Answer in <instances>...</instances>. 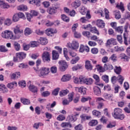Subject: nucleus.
<instances>
[{
	"label": "nucleus",
	"instance_id": "1",
	"mask_svg": "<svg viewBox=\"0 0 130 130\" xmlns=\"http://www.w3.org/2000/svg\"><path fill=\"white\" fill-rule=\"evenodd\" d=\"M113 116L116 119H120V120H123L125 117L124 114H122V110L118 108L114 109Z\"/></svg>",
	"mask_w": 130,
	"mask_h": 130
},
{
	"label": "nucleus",
	"instance_id": "2",
	"mask_svg": "<svg viewBox=\"0 0 130 130\" xmlns=\"http://www.w3.org/2000/svg\"><path fill=\"white\" fill-rule=\"evenodd\" d=\"M2 36L3 38H5L6 39H11L12 40L17 39L13 32L10 30H5L4 32H2Z\"/></svg>",
	"mask_w": 130,
	"mask_h": 130
},
{
	"label": "nucleus",
	"instance_id": "3",
	"mask_svg": "<svg viewBox=\"0 0 130 130\" xmlns=\"http://www.w3.org/2000/svg\"><path fill=\"white\" fill-rule=\"evenodd\" d=\"M23 29L21 28V26L20 25H17L14 28V32L17 39H19V38L22 36L23 35Z\"/></svg>",
	"mask_w": 130,
	"mask_h": 130
},
{
	"label": "nucleus",
	"instance_id": "4",
	"mask_svg": "<svg viewBox=\"0 0 130 130\" xmlns=\"http://www.w3.org/2000/svg\"><path fill=\"white\" fill-rule=\"evenodd\" d=\"M27 55V54L24 53L23 52H20L18 53H17L16 54V57H14L13 60L15 62L17 61H19V60H23L24 58H26V56Z\"/></svg>",
	"mask_w": 130,
	"mask_h": 130
},
{
	"label": "nucleus",
	"instance_id": "5",
	"mask_svg": "<svg viewBox=\"0 0 130 130\" xmlns=\"http://www.w3.org/2000/svg\"><path fill=\"white\" fill-rule=\"evenodd\" d=\"M116 80H118L120 85H122L124 78H123V77L121 75H119L117 77H116V76H113L111 78V82L112 84H115V83H116Z\"/></svg>",
	"mask_w": 130,
	"mask_h": 130
},
{
	"label": "nucleus",
	"instance_id": "6",
	"mask_svg": "<svg viewBox=\"0 0 130 130\" xmlns=\"http://www.w3.org/2000/svg\"><path fill=\"white\" fill-rule=\"evenodd\" d=\"M48 74H49V69L43 68L40 69L38 76L39 77L42 78V77H45V76H47Z\"/></svg>",
	"mask_w": 130,
	"mask_h": 130
},
{
	"label": "nucleus",
	"instance_id": "7",
	"mask_svg": "<svg viewBox=\"0 0 130 130\" xmlns=\"http://www.w3.org/2000/svg\"><path fill=\"white\" fill-rule=\"evenodd\" d=\"M58 63L59 64V69L61 72H64L68 69V64L64 60L59 61Z\"/></svg>",
	"mask_w": 130,
	"mask_h": 130
},
{
	"label": "nucleus",
	"instance_id": "8",
	"mask_svg": "<svg viewBox=\"0 0 130 130\" xmlns=\"http://www.w3.org/2000/svg\"><path fill=\"white\" fill-rule=\"evenodd\" d=\"M126 51L128 56L126 55L124 53H122L120 55V57L121 58V59H124V60L127 61L128 58H130V47L127 48Z\"/></svg>",
	"mask_w": 130,
	"mask_h": 130
},
{
	"label": "nucleus",
	"instance_id": "9",
	"mask_svg": "<svg viewBox=\"0 0 130 130\" xmlns=\"http://www.w3.org/2000/svg\"><path fill=\"white\" fill-rule=\"evenodd\" d=\"M68 47L72 49H78L79 48V42L73 41L71 44H68Z\"/></svg>",
	"mask_w": 130,
	"mask_h": 130
},
{
	"label": "nucleus",
	"instance_id": "10",
	"mask_svg": "<svg viewBox=\"0 0 130 130\" xmlns=\"http://www.w3.org/2000/svg\"><path fill=\"white\" fill-rule=\"evenodd\" d=\"M28 86L29 91H30V92H32V93H37V92H38V88H37V87L33 84H31L30 81L28 83Z\"/></svg>",
	"mask_w": 130,
	"mask_h": 130
},
{
	"label": "nucleus",
	"instance_id": "11",
	"mask_svg": "<svg viewBox=\"0 0 130 130\" xmlns=\"http://www.w3.org/2000/svg\"><path fill=\"white\" fill-rule=\"evenodd\" d=\"M58 9V6H53L50 7L48 10L47 12L50 15H54L56 13V10Z\"/></svg>",
	"mask_w": 130,
	"mask_h": 130
},
{
	"label": "nucleus",
	"instance_id": "12",
	"mask_svg": "<svg viewBox=\"0 0 130 130\" xmlns=\"http://www.w3.org/2000/svg\"><path fill=\"white\" fill-rule=\"evenodd\" d=\"M92 78H93L94 79H95V84L97 86H99L101 87H103L104 85L102 83H99L100 82V78L99 76L96 74H93L92 76Z\"/></svg>",
	"mask_w": 130,
	"mask_h": 130
},
{
	"label": "nucleus",
	"instance_id": "13",
	"mask_svg": "<svg viewBox=\"0 0 130 130\" xmlns=\"http://www.w3.org/2000/svg\"><path fill=\"white\" fill-rule=\"evenodd\" d=\"M43 60L44 61H50V54L48 52L45 51L42 55Z\"/></svg>",
	"mask_w": 130,
	"mask_h": 130
},
{
	"label": "nucleus",
	"instance_id": "14",
	"mask_svg": "<svg viewBox=\"0 0 130 130\" xmlns=\"http://www.w3.org/2000/svg\"><path fill=\"white\" fill-rule=\"evenodd\" d=\"M93 82H94V80L91 78H86L85 77H83V84H85L86 85H92L93 84Z\"/></svg>",
	"mask_w": 130,
	"mask_h": 130
},
{
	"label": "nucleus",
	"instance_id": "15",
	"mask_svg": "<svg viewBox=\"0 0 130 130\" xmlns=\"http://www.w3.org/2000/svg\"><path fill=\"white\" fill-rule=\"evenodd\" d=\"M101 87L99 86H94L93 87V93L96 96H100L101 95Z\"/></svg>",
	"mask_w": 130,
	"mask_h": 130
},
{
	"label": "nucleus",
	"instance_id": "16",
	"mask_svg": "<svg viewBox=\"0 0 130 130\" xmlns=\"http://www.w3.org/2000/svg\"><path fill=\"white\" fill-rule=\"evenodd\" d=\"M21 77L20 72H16L10 75V78L12 80H16L19 79Z\"/></svg>",
	"mask_w": 130,
	"mask_h": 130
},
{
	"label": "nucleus",
	"instance_id": "17",
	"mask_svg": "<svg viewBox=\"0 0 130 130\" xmlns=\"http://www.w3.org/2000/svg\"><path fill=\"white\" fill-rule=\"evenodd\" d=\"M84 51H86V52H89L90 51V48L88 46H84L83 45H81L79 48L80 52H84Z\"/></svg>",
	"mask_w": 130,
	"mask_h": 130
},
{
	"label": "nucleus",
	"instance_id": "18",
	"mask_svg": "<svg viewBox=\"0 0 130 130\" xmlns=\"http://www.w3.org/2000/svg\"><path fill=\"white\" fill-rule=\"evenodd\" d=\"M77 116H79V114H76L73 115H69L68 116L67 119L70 122L72 121H76V120L77 119Z\"/></svg>",
	"mask_w": 130,
	"mask_h": 130
},
{
	"label": "nucleus",
	"instance_id": "19",
	"mask_svg": "<svg viewBox=\"0 0 130 130\" xmlns=\"http://www.w3.org/2000/svg\"><path fill=\"white\" fill-rule=\"evenodd\" d=\"M75 90L76 91H78V92L81 93L82 95H85L86 94V91L87 90V89L83 86H82L80 87H76Z\"/></svg>",
	"mask_w": 130,
	"mask_h": 130
},
{
	"label": "nucleus",
	"instance_id": "20",
	"mask_svg": "<svg viewBox=\"0 0 130 130\" xmlns=\"http://www.w3.org/2000/svg\"><path fill=\"white\" fill-rule=\"evenodd\" d=\"M80 118L81 119V122H84L86 120H89L91 118V116H88L86 114H83L80 115Z\"/></svg>",
	"mask_w": 130,
	"mask_h": 130
},
{
	"label": "nucleus",
	"instance_id": "21",
	"mask_svg": "<svg viewBox=\"0 0 130 130\" xmlns=\"http://www.w3.org/2000/svg\"><path fill=\"white\" fill-rule=\"evenodd\" d=\"M14 86H15V87H17L18 86V84L17 83V82L13 81V82L8 83L7 85V88H9L11 90H12V89L14 88Z\"/></svg>",
	"mask_w": 130,
	"mask_h": 130
},
{
	"label": "nucleus",
	"instance_id": "22",
	"mask_svg": "<svg viewBox=\"0 0 130 130\" xmlns=\"http://www.w3.org/2000/svg\"><path fill=\"white\" fill-rule=\"evenodd\" d=\"M96 25L99 28H103L105 27V23L102 20H98L96 21Z\"/></svg>",
	"mask_w": 130,
	"mask_h": 130
},
{
	"label": "nucleus",
	"instance_id": "23",
	"mask_svg": "<svg viewBox=\"0 0 130 130\" xmlns=\"http://www.w3.org/2000/svg\"><path fill=\"white\" fill-rule=\"evenodd\" d=\"M71 79H72V76L70 74H67L62 76L61 81L62 82H68V81H70Z\"/></svg>",
	"mask_w": 130,
	"mask_h": 130
},
{
	"label": "nucleus",
	"instance_id": "24",
	"mask_svg": "<svg viewBox=\"0 0 130 130\" xmlns=\"http://www.w3.org/2000/svg\"><path fill=\"white\" fill-rule=\"evenodd\" d=\"M85 68L87 71H92V69H93V66H92V64H91V61L89 60H87L85 62Z\"/></svg>",
	"mask_w": 130,
	"mask_h": 130
},
{
	"label": "nucleus",
	"instance_id": "25",
	"mask_svg": "<svg viewBox=\"0 0 130 130\" xmlns=\"http://www.w3.org/2000/svg\"><path fill=\"white\" fill-rule=\"evenodd\" d=\"M71 5L75 9H77V8H79V7L81 6V1L79 0H76L74 2L72 3Z\"/></svg>",
	"mask_w": 130,
	"mask_h": 130
},
{
	"label": "nucleus",
	"instance_id": "26",
	"mask_svg": "<svg viewBox=\"0 0 130 130\" xmlns=\"http://www.w3.org/2000/svg\"><path fill=\"white\" fill-rule=\"evenodd\" d=\"M58 57H59V55L57 51L53 50L52 51V59L56 60V59H58Z\"/></svg>",
	"mask_w": 130,
	"mask_h": 130
},
{
	"label": "nucleus",
	"instance_id": "27",
	"mask_svg": "<svg viewBox=\"0 0 130 130\" xmlns=\"http://www.w3.org/2000/svg\"><path fill=\"white\" fill-rule=\"evenodd\" d=\"M74 82L75 84H83V77H80L79 78H75Z\"/></svg>",
	"mask_w": 130,
	"mask_h": 130
},
{
	"label": "nucleus",
	"instance_id": "28",
	"mask_svg": "<svg viewBox=\"0 0 130 130\" xmlns=\"http://www.w3.org/2000/svg\"><path fill=\"white\" fill-rule=\"evenodd\" d=\"M20 101L21 103L23 104L24 105H29L30 104V100L24 98H21L20 99Z\"/></svg>",
	"mask_w": 130,
	"mask_h": 130
},
{
	"label": "nucleus",
	"instance_id": "29",
	"mask_svg": "<svg viewBox=\"0 0 130 130\" xmlns=\"http://www.w3.org/2000/svg\"><path fill=\"white\" fill-rule=\"evenodd\" d=\"M39 42L42 45H45L47 43H48L47 39L46 38H40L39 39Z\"/></svg>",
	"mask_w": 130,
	"mask_h": 130
},
{
	"label": "nucleus",
	"instance_id": "30",
	"mask_svg": "<svg viewBox=\"0 0 130 130\" xmlns=\"http://www.w3.org/2000/svg\"><path fill=\"white\" fill-rule=\"evenodd\" d=\"M114 71L116 75H120L122 71L121 67L115 66Z\"/></svg>",
	"mask_w": 130,
	"mask_h": 130
},
{
	"label": "nucleus",
	"instance_id": "31",
	"mask_svg": "<svg viewBox=\"0 0 130 130\" xmlns=\"http://www.w3.org/2000/svg\"><path fill=\"white\" fill-rule=\"evenodd\" d=\"M13 46L14 47V48L16 51H19V50L21 49V46H20V44H19V43L17 42H14Z\"/></svg>",
	"mask_w": 130,
	"mask_h": 130
},
{
	"label": "nucleus",
	"instance_id": "32",
	"mask_svg": "<svg viewBox=\"0 0 130 130\" xmlns=\"http://www.w3.org/2000/svg\"><path fill=\"white\" fill-rule=\"evenodd\" d=\"M103 96L105 99H106L107 100H112V98H113V95L106 93L104 94Z\"/></svg>",
	"mask_w": 130,
	"mask_h": 130
},
{
	"label": "nucleus",
	"instance_id": "33",
	"mask_svg": "<svg viewBox=\"0 0 130 130\" xmlns=\"http://www.w3.org/2000/svg\"><path fill=\"white\" fill-rule=\"evenodd\" d=\"M104 68L106 71H107L108 70H109V71H111L112 70H113V66L110 64H105L104 66Z\"/></svg>",
	"mask_w": 130,
	"mask_h": 130
},
{
	"label": "nucleus",
	"instance_id": "34",
	"mask_svg": "<svg viewBox=\"0 0 130 130\" xmlns=\"http://www.w3.org/2000/svg\"><path fill=\"white\" fill-rule=\"evenodd\" d=\"M69 92L70 91L68 89L62 90L59 92V96H60V97H63V96L67 95Z\"/></svg>",
	"mask_w": 130,
	"mask_h": 130
},
{
	"label": "nucleus",
	"instance_id": "35",
	"mask_svg": "<svg viewBox=\"0 0 130 130\" xmlns=\"http://www.w3.org/2000/svg\"><path fill=\"white\" fill-rule=\"evenodd\" d=\"M29 4H31L32 5L35 4L36 6L39 7V6H40V0H30L29 1Z\"/></svg>",
	"mask_w": 130,
	"mask_h": 130
},
{
	"label": "nucleus",
	"instance_id": "36",
	"mask_svg": "<svg viewBox=\"0 0 130 130\" xmlns=\"http://www.w3.org/2000/svg\"><path fill=\"white\" fill-rule=\"evenodd\" d=\"M63 55L67 60H70L71 59L68 56V49L67 48H63Z\"/></svg>",
	"mask_w": 130,
	"mask_h": 130
},
{
	"label": "nucleus",
	"instance_id": "37",
	"mask_svg": "<svg viewBox=\"0 0 130 130\" xmlns=\"http://www.w3.org/2000/svg\"><path fill=\"white\" fill-rule=\"evenodd\" d=\"M109 59L110 60H112V61H113L114 62H115V61H117V56H116V54H113L109 57Z\"/></svg>",
	"mask_w": 130,
	"mask_h": 130
},
{
	"label": "nucleus",
	"instance_id": "38",
	"mask_svg": "<svg viewBox=\"0 0 130 130\" xmlns=\"http://www.w3.org/2000/svg\"><path fill=\"white\" fill-rule=\"evenodd\" d=\"M75 95V93L74 92H72L71 93H70L68 94V101H69V102H72L73 100H74V96Z\"/></svg>",
	"mask_w": 130,
	"mask_h": 130
},
{
	"label": "nucleus",
	"instance_id": "39",
	"mask_svg": "<svg viewBox=\"0 0 130 130\" xmlns=\"http://www.w3.org/2000/svg\"><path fill=\"white\" fill-rule=\"evenodd\" d=\"M88 124L90 126H94L98 124V121L97 120H92L88 123Z\"/></svg>",
	"mask_w": 130,
	"mask_h": 130
},
{
	"label": "nucleus",
	"instance_id": "40",
	"mask_svg": "<svg viewBox=\"0 0 130 130\" xmlns=\"http://www.w3.org/2000/svg\"><path fill=\"white\" fill-rule=\"evenodd\" d=\"M115 51L118 52V51H124V49L123 47H119L118 46L114 47Z\"/></svg>",
	"mask_w": 130,
	"mask_h": 130
},
{
	"label": "nucleus",
	"instance_id": "41",
	"mask_svg": "<svg viewBox=\"0 0 130 130\" xmlns=\"http://www.w3.org/2000/svg\"><path fill=\"white\" fill-rule=\"evenodd\" d=\"M60 88L57 87L54 89L52 92V95L54 96H57L58 95V92H59Z\"/></svg>",
	"mask_w": 130,
	"mask_h": 130
},
{
	"label": "nucleus",
	"instance_id": "42",
	"mask_svg": "<svg viewBox=\"0 0 130 130\" xmlns=\"http://www.w3.org/2000/svg\"><path fill=\"white\" fill-rule=\"evenodd\" d=\"M17 10L19 11H27V7L25 5H20L17 8Z\"/></svg>",
	"mask_w": 130,
	"mask_h": 130
},
{
	"label": "nucleus",
	"instance_id": "43",
	"mask_svg": "<svg viewBox=\"0 0 130 130\" xmlns=\"http://www.w3.org/2000/svg\"><path fill=\"white\" fill-rule=\"evenodd\" d=\"M18 85L21 88H25L26 87V82L24 80L20 81L18 82Z\"/></svg>",
	"mask_w": 130,
	"mask_h": 130
},
{
	"label": "nucleus",
	"instance_id": "44",
	"mask_svg": "<svg viewBox=\"0 0 130 130\" xmlns=\"http://www.w3.org/2000/svg\"><path fill=\"white\" fill-rule=\"evenodd\" d=\"M116 8L119 9V10H121L122 12L124 11V7H123V3L122 2H120V5H117Z\"/></svg>",
	"mask_w": 130,
	"mask_h": 130
},
{
	"label": "nucleus",
	"instance_id": "45",
	"mask_svg": "<svg viewBox=\"0 0 130 130\" xmlns=\"http://www.w3.org/2000/svg\"><path fill=\"white\" fill-rule=\"evenodd\" d=\"M79 60H80V57L77 56L71 60V63H72V64H75V63H77Z\"/></svg>",
	"mask_w": 130,
	"mask_h": 130
},
{
	"label": "nucleus",
	"instance_id": "46",
	"mask_svg": "<svg viewBox=\"0 0 130 130\" xmlns=\"http://www.w3.org/2000/svg\"><path fill=\"white\" fill-rule=\"evenodd\" d=\"M20 20V18H19V16L17 14H15L12 18V21L13 22H18Z\"/></svg>",
	"mask_w": 130,
	"mask_h": 130
},
{
	"label": "nucleus",
	"instance_id": "47",
	"mask_svg": "<svg viewBox=\"0 0 130 130\" xmlns=\"http://www.w3.org/2000/svg\"><path fill=\"white\" fill-rule=\"evenodd\" d=\"M102 79L105 83H108L109 82V77L108 75H103L102 77Z\"/></svg>",
	"mask_w": 130,
	"mask_h": 130
},
{
	"label": "nucleus",
	"instance_id": "48",
	"mask_svg": "<svg viewBox=\"0 0 130 130\" xmlns=\"http://www.w3.org/2000/svg\"><path fill=\"white\" fill-rule=\"evenodd\" d=\"M61 18L63 21H64V22H70V18L67 16V15L64 14H62L61 16Z\"/></svg>",
	"mask_w": 130,
	"mask_h": 130
},
{
	"label": "nucleus",
	"instance_id": "49",
	"mask_svg": "<svg viewBox=\"0 0 130 130\" xmlns=\"http://www.w3.org/2000/svg\"><path fill=\"white\" fill-rule=\"evenodd\" d=\"M12 24V20L7 18L4 22V25L6 26H10Z\"/></svg>",
	"mask_w": 130,
	"mask_h": 130
},
{
	"label": "nucleus",
	"instance_id": "50",
	"mask_svg": "<svg viewBox=\"0 0 130 130\" xmlns=\"http://www.w3.org/2000/svg\"><path fill=\"white\" fill-rule=\"evenodd\" d=\"M32 33V30H31V29L26 27L24 30V34L25 35L27 36V35H30V34H31Z\"/></svg>",
	"mask_w": 130,
	"mask_h": 130
},
{
	"label": "nucleus",
	"instance_id": "51",
	"mask_svg": "<svg viewBox=\"0 0 130 130\" xmlns=\"http://www.w3.org/2000/svg\"><path fill=\"white\" fill-rule=\"evenodd\" d=\"M8 50L6 48L5 46H0V52H8Z\"/></svg>",
	"mask_w": 130,
	"mask_h": 130
},
{
	"label": "nucleus",
	"instance_id": "52",
	"mask_svg": "<svg viewBox=\"0 0 130 130\" xmlns=\"http://www.w3.org/2000/svg\"><path fill=\"white\" fill-rule=\"evenodd\" d=\"M39 45V42L34 41L30 42V47H37Z\"/></svg>",
	"mask_w": 130,
	"mask_h": 130
},
{
	"label": "nucleus",
	"instance_id": "53",
	"mask_svg": "<svg viewBox=\"0 0 130 130\" xmlns=\"http://www.w3.org/2000/svg\"><path fill=\"white\" fill-rule=\"evenodd\" d=\"M1 7H2L3 9H9V8H10V6L8 5V4L4 3L3 2H1Z\"/></svg>",
	"mask_w": 130,
	"mask_h": 130
},
{
	"label": "nucleus",
	"instance_id": "54",
	"mask_svg": "<svg viewBox=\"0 0 130 130\" xmlns=\"http://www.w3.org/2000/svg\"><path fill=\"white\" fill-rule=\"evenodd\" d=\"M115 17L117 20H119V19H120V18L121 17V16L120 15V12L115 11Z\"/></svg>",
	"mask_w": 130,
	"mask_h": 130
},
{
	"label": "nucleus",
	"instance_id": "55",
	"mask_svg": "<svg viewBox=\"0 0 130 130\" xmlns=\"http://www.w3.org/2000/svg\"><path fill=\"white\" fill-rule=\"evenodd\" d=\"M61 126L62 127H66L68 126H70V127H72V124L70 123V122H63L61 124Z\"/></svg>",
	"mask_w": 130,
	"mask_h": 130
},
{
	"label": "nucleus",
	"instance_id": "56",
	"mask_svg": "<svg viewBox=\"0 0 130 130\" xmlns=\"http://www.w3.org/2000/svg\"><path fill=\"white\" fill-rule=\"evenodd\" d=\"M88 12L87 9L85 7H82L80 10V13L82 15H86V13Z\"/></svg>",
	"mask_w": 130,
	"mask_h": 130
},
{
	"label": "nucleus",
	"instance_id": "57",
	"mask_svg": "<svg viewBox=\"0 0 130 130\" xmlns=\"http://www.w3.org/2000/svg\"><path fill=\"white\" fill-rule=\"evenodd\" d=\"M92 114L93 115H95V116H98V117L101 115V112L95 110L92 111Z\"/></svg>",
	"mask_w": 130,
	"mask_h": 130
},
{
	"label": "nucleus",
	"instance_id": "58",
	"mask_svg": "<svg viewBox=\"0 0 130 130\" xmlns=\"http://www.w3.org/2000/svg\"><path fill=\"white\" fill-rule=\"evenodd\" d=\"M50 95V92L48 91H43L42 93V96H43V97H48V96H49Z\"/></svg>",
	"mask_w": 130,
	"mask_h": 130
},
{
	"label": "nucleus",
	"instance_id": "59",
	"mask_svg": "<svg viewBox=\"0 0 130 130\" xmlns=\"http://www.w3.org/2000/svg\"><path fill=\"white\" fill-rule=\"evenodd\" d=\"M104 11H105V18H106V19H107V20H109V19H110V18H109V11L106 8H105Z\"/></svg>",
	"mask_w": 130,
	"mask_h": 130
},
{
	"label": "nucleus",
	"instance_id": "60",
	"mask_svg": "<svg viewBox=\"0 0 130 130\" xmlns=\"http://www.w3.org/2000/svg\"><path fill=\"white\" fill-rule=\"evenodd\" d=\"M50 71L52 74H55L57 72V68L55 66H53L51 68Z\"/></svg>",
	"mask_w": 130,
	"mask_h": 130
},
{
	"label": "nucleus",
	"instance_id": "61",
	"mask_svg": "<svg viewBox=\"0 0 130 130\" xmlns=\"http://www.w3.org/2000/svg\"><path fill=\"white\" fill-rule=\"evenodd\" d=\"M82 35L83 36L87 37V38H90V37H91V34L89 31H83Z\"/></svg>",
	"mask_w": 130,
	"mask_h": 130
},
{
	"label": "nucleus",
	"instance_id": "62",
	"mask_svg": "<svg viewBox=\"0 0 130 130\" xmlns=\"http://www.w3.org/2000/svg\"><path fill=\"white\" fill-rule=\"evenodd\" d=\"M18 67L20 69H27V68H28V65H27L24 63H21L19 64Z\"/></svg>",
	"mask_w": 130,
	"mask_h": 130
},
{
	"label": "nucleus",
	"instance_id": "63",
	"mask_svg": "<svg viewBox=\"0 0 130 130\" xmlns=\"http://www.w3.org/2000/svg\"><path fill=\"white\" fill-rule=\"evenodd\" d=\"M122 26H119L118 27H116L115 28L116 31L117 32H118L119 33H120L121 34H122V32H123V30H122Z\"/></svg>",
	"mask_w": 130,
	"mask_h": 130
},
{
	"label": "nucleus",
	"instance_id": "64",
	"mask_svg": "<svg viewBox=\"0 0 130 130\" xmlns=\"http://www.w3.org/2000/svg\"><path fill=\"white\" fill-rule=\"evenodd\" d=\"M91 52L92 54H97L98 53V49L96 48H93L91 49Z\"/></svg>",
	"mask_w": 130,
	"mask_h": 130
}]
</instances>
